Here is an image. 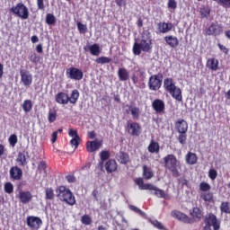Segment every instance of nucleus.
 Returning <instances> with one entry per match:
<instances>
[{"instance_id": "nucleus-1", "label": "nucleus", "mask_w": 230, "mask_h": 230, "mask_svg": "<svg viewBox=\"0 0 230 230\" xmlns=\"http://www.w3.org/2000/svg\"><path fill=\"white\" fill-rule=\"evenodd\" d=\"M190 215L191 217L179 210H172L171 212L172 218H176V220H179V222H182L183 224H195L196 220L200 222L204 217V212H202L200 208L194 207L190 210Z\"/></svg>"}, {"instance_id": "nucleus-2", "label": "nucleus", "mask_w": 230, "mask_h": 230, "mask_svg": "<svg viewBox=\"0 0 230 230\" xmlns=\"http://www.w3.org/2000/svg\"><path fill=\"white\" fill-rule=\"evenodd\" d=\"M135 184L138 186L139 190H149L151 191H155V195L159 199H164L165 200H170V195L166 194L164 190L157 188L154 184L146 183L143 181V178L139 177L134 180Z\"/></svg>"}, {"instance_id": "nucleus-3", "label": "nucleus", "mask_w": 230, "mask_h": 230, "mask_svg": "<svg viewBox=\"0 0 230 230\" xmlns=\"http://www.w3.org/2000/svg\"><path fill=\"white\" fill-rule=\"evenodd\" d=\"M57 197L61 200V202H66L68 206H75L76 204V199L75 195L66 186H59L56 190Z\"/></svg>"}, {"instance_id": "nucleus-4", "label": "nucleus", "mask_w": 230, "mask_h": 230, "mask_svg": "<svg viewBox=\"0 0 230 230\" xmlns=\"http://www.w3.org/2000/svg\"><path fill=\"white\" fill-rule=\"evenodd\" d=\"M164 164L167 170L172 172L174 177H179V170H177L179 161L177 160V156L174 155H167L165 157H164Z\"/></svg>"}, {"instance_id": "nucleus-5", "label": "nucleus", "mask_w": 230, "mask_h": 230, "mask_svg": "<svg viewBox=\"0 0 230 230\" xmlns=\"http://www.w3.org/2000/svg\"><path fill=\"white\" fill-rule=\"evenodd\" d=\"M204 224L205 226L203 227V230H211V227L213 230H220L222 222L217 217V216H215V214L209 213L206 216Z\"/></svg>"}, {"instance_id": "nucleus-6", "label": "nucleus", "mask_w": 230, "mask_h": 230, "mask_svg": "<svg viewBox=\"0 0 230 230\" xmlns=\"http://www.w3.org/2000/svg\"><path fill=\"white\" fill-rule=\"evenodd\" d=\"M163 73L152 75L147 82L149 91H159L163 86Z\"/></svg>"}, {"instance_id": "nucleus-7", "label": "nucleus", "mask_w": 230, "mask_h": 230, "mask_svg": "<svg viewBox=\"0 0 230 230\" xmlns=\"http://www.w3.org/2000/svg\"><path fill=\"white\" fill-rule=\"evenodd\" d=\"M10 12L14 13V15H17V17H20V19L26 20L30 17V11H28V7L22 3H18L16 6H13L10 9Z\"/></svg>"}, {"instance_id": "nucleus-8", "label": "nucleus", "mask_w": 230, "mask_h": 230, "mask_svg": "<svg viewBox=\"0 0 230 230\" xmlns=\"http://www.w3.org/2000/svg\"><path fill=\"white\" fill-rule=\"evenodd\" d=\"M66 78H69L70 80H82L84 78V72H82V69H79L75 66H71L66 69Z\"/></svg>"}, {"instance_id": "nucleus-9", "label": "nucleus", "mask_w": 230, "mask_h": 230, "mask_svg": "<svg viewBox=\"0 0 230 230\" xmlns=\"http://www.w3.org/2000/svg\"><path fill=\"white\" fill-rule=\"evenodd\" d=\"M21 82L25 87H30L33 84V75L26 69L20 70Z\"/></svg>"}, {"instance_id": "nucleus-10", "label": "nucleus", "mask_w": 230, "mask_h": 230, "mask_svg": "<svg viewBox=\"0 0 230 230\" xmlns=\"http://www.w3.org/2000/svg\"><path fill=\"white\" fill-rule=\"evenodd\" d=\"M27 226L30 227V229L32 230H39L40 229V225L42 224V219L39 217L35 216H29L26 219Z\"/></svg>"}, {"instance_id": "nucleus-11", "label": "nucleus", "mask_w": 230, "mask_h": 230, "mask_svg": "<svg viewBox=\"0 0 230 230\" xmlns=\"http://www.w3.org/2000/svg\"><path fill=\"white\" fill-rule=\"evenodd\" d=\"M127 130L130 136L137 137L141 134V126L137 122L128 123Z\"/></svg>"}, {"instance_id": "nucleus-12", "label": "nucleus", "mask_w": 230, "mask_h": 230, "mask_svg": "<svg viewBox=\"0 0 230 230\" xmlns=\"http://www.w3.org/2000/svg\"><path fill=\"white\" fill-rule=\"evenodd\" d=\"M18 199L22 204H30L33 199V194L30 190H20Z\"/></svg>"}, {"instance_id": "nucleus-13", "label": "nucleus", "mask_w": 230, "mask_h": 230, "mask_svg": "<svg viewBox=\"0 0 230 230\" xmlns=\"http://www.w3.org/2000/svg\"><path fill=\"white\" fill-rule=\"evenodd\" d=\"M152 108L156 112V114H161L164 112V109H166V106L164 104V101L161 99H155L152 102Z\"/></svg>"}, {"instance_id": "nucleus-14", "label": "nucleus", "mask_w": 230, "mask_h": 230, "mask_svg": "<svg viewBox=\"0 0 230 230\" xmlns=\"http://www.w3.org/2000/svg\"><path fill=\"white\" fill-rule=\"evenodd\" d=\"M102 145L103 143L102 141L93 140L86 142V150L89 154H93V152H96V150H100L102 148Z\"/></svg>"}, {"instance_id": "nucleus-15", "label": "nucleus", "mask_w": 230, "mask_h": 230, "mask_svg": "<svg viewBox=\"0 0 230 230\" xmlns=\"http://www.w3.org/2000/svg\"><path fill=\"white\" fill-rule=\"evenodd\" d=\"M9 173L10 179L13 181H21L22 179V170L18 166L11 167Z\"/></svg>"}, {"instance_id": "nucleus-16", "label": "nucleus", "mask_w": 230, "mask_h": 230, "mask_svg": "<svg viewBox=\"0 0 230 230\" xmlns=\"http://www.w3.org/2000/svg\"><path fill=\"white\" fill-rule=\"evenodd\" d=\"M175 129L178 133H187L188 132V122L183 119H179L175 122Z\"/></svg>"}, {"instance_id": "nucleus-17", "label": "nucleus", "mask_w": 230, "mask_h": 230, "mask_svg": "<svg viewBox=\"0 0 230 230\" xmlns=\"http://www.w3.org/2000/svg\"><path fill=\"white\" fill-rule=\"evenodd\" d=\"M164 39L166 44H168L172 49H175V48H177L180 44L179 38H177V36L169 35L165 36Z\"/></svg>"}, {"instance_id": "nucleus-18", "label": "nucleus", "mask_w": 230, "mask_h": 230, "mask_svg": "<svg viewBox=\"0 0 230 230\" xmlns=\"http://www.w3.org/2000/svg\"><path fill=\"white\" fill-rule=\"evenodd\" d=\"M56 102L59 105H67L69 103V95L64 92H60L56 95Z\"/></svg>"}, {"instance_id": "nucleus-19", "label": "nucleus", "mask_w": 230, "mask_h": 230, "mask_svg": "<svg viewBox=\"0 0 230 230\" xmlns=\"http://www.w3.org/2000/svg\"><path fill=\"white\" fill-rule=\"evenodd\" d=\"M220 26L216 23H211V25L205 30V32L208 36L215 35L217 37V35H220Z\"/></svg>"}, {"instance_id": "nucleus-20", "label": "nucleus", "mask_w": 230, "mask_h": 230, "mask_svg": "<svg viewBox=\"0 0 230 230\" xmlns=\"http://www.w3.org/2000/svg\"><path fill=\"white\" fill-rule=\"evenodd\" d=\"M142 48V51L144 53H150L152 51V39L148 38V40L142 39L140 43H138Z\"/></svg>"}, {"instance_id": "nucleus-21", "label": "nucleus", "mask_w": 230, "mask_h": 230, "mask_svg": "<svg viewBox=\"0 0 230 230\" xmlns=\"http://www.w3.org/2000/svg\"><path fill=\"white\" fill-rule=\"evenodd\" d=\"M185 162L186 164H197L199 163V156H197V154L189 151L185 155Z\"/></svg>"}, {"instance_id": "nucleus-22", "label": "nucleus", "mask_w": 230, "mask_h": 230, "mask_svg": "<svg viewBox=\"0 0 230 230\" xmlns=\"http://www.w3.org/2000/svg\"><path fill=\"white\" fill-rule=\"evenodd\" d=\"M105 170L107 173H114L118 170V163L116 160L111 159L105 164Z\"/></svg>"}, {"instance_id": "nucleus-23", "label": "nucleus", "mask_w": 230, "mask_h": 230, "mask_svg": "<svg viewBox=\"0 0 230 230\" xmlns=\"http://www.w3.org/2000/svg\"><path fill=\"white\" fill-rule=\"evenodd\" d=\"M176 87H177V85H175V83H173V78L166 77L164 80V91H166V93H170Z\"/></svg>"}, {"instance_id": "nucleus-24", "label": "nucleus", "mask_w": 230, "mask_h": 230, "mask_svg": "<svg viewBox=\"0 0 230 230\" xmlns=\"http://www.w3.org/2000/svg\"><path fill=\"white\" fill-rule=\"evenodd\" d=\"M218 59L211 58L207 60L206 67L210 71H218Z\"/></svg>"}, {"instance_id": "nucleus-25", "label": "nucleus", "mask_w": 230, "mask_h": 230, "mask_svg": "<svg viewBox=\"0 0 230 230\" xmlns=\"http://www.w3.org/2000/svg\"><path fill=\"white\" fill-rule=\"evenodd\" d=\"M158 30L160 33H168V31L173 30V24L172 22H159Z\"/></svg>"}, {"instance_id": "nucleus-26", "label": "nucleus", "mask_w": 230, "mask_h": 230, "mask_svg": "<svg viewBox=\"0 0 230 230\" xmlns=\"http://www.w3.org/2000/svg\"><path fill=\"white\" fill-rule=\"evenodd\" d=\"M118 77L120 82H127V80H128L130 77V74L127 68L121 67L118 70Z\"/></svg>"}, {"instance_id": "nucleus-27", "label": "nucleus", "mask_w": 230, "mask_h": 230, "mask_svg": "<svg viewBox=\"0 0 230 230\" xmlns=\"http://www.w3.org/2000/svg\"><path fill=\"white\" fill-rule=\"evenodd\" d=\"M116 159L120 164H127L130 161V156L125 152H119L116 155Z\"/></svg>"}, {"instance_id": "nucleus-28", "label": "nucleus", "mask_w": 230, "mask_h": 230, "mask_svg": "<svg viewBox=\"0 0 230 230\" xmlns=\"http://www.w3.org/2000/svg\"><path fill=\"white\" fill-rule=\"evenodd\" d=\"M169 94L176 100V102H182V90L176 86L172 91L169 92Z\"/></svg>"}, {"instance_id": "nucleus-29", "label": "nucleus", "mask_w": 230, "mask_h": 230, "mask_svg": "<svg viewBox=\"0 0 230 230\" xmlns=\"http://www.w3.org/2000/svg\"><path fill=\"white\" fill-rule=\"evenodd\" d=\"M26 154H28L26 151L18 153L16 163H18L19 166H26V164H28V161L26 160Z\"/></svg>"}, {"instance_id": "nucleus-30", "label": "nucleus", "mask_w": 230, "mask_h": 230, "mask_svg": "<svg viewBox=\"0 0 230 230\" xmlns=\"http://www.w3.org/2000/svg\"><path fill=\"white\" fill-rule=\"evenodd\" d=\"M131 113V116L133 119H139V115L141 114V111L139 110L138 107L129 105L128 106V111H127V114Z\"/></svg>"}, {"instance_id": "nucleus-31", "label": "nucleus", "mask_w": 230, "mask_h": 230, "mask_svg": "<svg viewBox=\"0 0 230 230\" xmlns=\"http://www.w3.org/2000/svg\"><path fill=\"white\" fill-rule=\"evenodd\" d=\"M142 175L143 179H145L146 181H150V179L154 178V171H152V168L144 165Z\"/></svg>"}, {"instance_id": "nucleus-32", "label": "nucleus", "mask_w": 230, "mask_h": 230, "mask_svg": "<svg viewBox=\"0 0 230 230\" xmlns=\"http://www.w3.org/2000/svg\"><path fill=\"white\" fill-rule=\"evenodd\" d=\"M89 52L93 57H98L102 53V49L98 43H94L88 47Z\"/></svg>"}, {"instance_id": "nucleus-33", "label": "nucleus", "mask_w": 230, "mask_h": 230, "mask_svg": "<svg viewBox=\"0 0 230 230\" xmlns=\"http://www.w3.org/2000/svg\"><path fill=\"white\" fill-rule=\"evenodd\" d=\"M147 149H148V152H150V154H159V150H160L159 143L154 140H151Z\"/></svg>"}, {"instance_id": "nucleus-34", "label": "nucleus", "mask_w": 230, "mask_h": 230, "mask_svg": "<svg viewBox=\"0 0 230 230\" xmlns=\"http://www.w3.org/2000/svg\"><path fill=\"white\" fill-rule=\"evenodd\" d=\"M78 98H80V92L75 89L72 91L70 97L68 96V102L75 105V103L78 102Z\"/></svg>"}, {"instance_id": "nucleus-35", "label": "nucleus", "mask_w": 230, "mask_h": 230, "mask_svg": "<svg viewBox=\"0 0 230 230\" xmlns=\"http://www.w3.org/2000/svg\"><path fill=\"white\" fill-rule=\"evenodd\" d=\"M45 199L46 200H53L55 199V190L53 188H46L45 189Z\"/></svg>"}, {"instance_id": "nucleus-36", "label": "nucleus", "mask_w": 230, "mask_h": 230, "mask_svg": "<svg viewBox=\"0 0 230 230\" xmlns=\"http://www.w3.org/2000/svg\"><path fill=\"white\" fill-rule=\"evenodd\" d=\"M200 16L202 19H208L211 15V9L209 6H203L199 11Z\"/></svg>"}, {"instance_id": "nucleus-37", "label": "nucleus", "mask_w": 230, "mask_h": 230, "mask_svg": "<svg viewBox=\"0 0 230 230\" xmlns=\"http://www.w3.org/2000/svg\"><path fill=\"white\" fill-rule=\"evenodd\" d=\"M22 109L25 112H31V110L33 109V102H31V100H25L22 103Z\"/></svg>"}, {"instance_id": "nucleus-38", "label": "nucleus", "mask_w": 230, "mask_h": 230, "mask_svg": "<svg viewBox=\"0 0 230 230\" xmlns=\"http://www.w3.org/2000/svg\"><path fill=\"white\" fill-rule=\"evenodd\" d=\"M111 157V153L109 151H102L100 154L101 162L99 166H103V162L107 161Z\"/></svg>"}, {"instance_id": "nucleus-39", "label": "nucleus", "mask_w": 230, "mask_h": 230, "mask_svg": "<svg viewBox=\"0 0 230 230\" xmlns=\"http://www.w3.org/2000/svg\"><path fill=\"white\" fill-rule=\"evenodd\" d=\"M200 199H202V200H204V202H212L213 192H203L200 195Z\"/></svg>"}, {"instance_id": "nucleus-40", "label": "nucleus", "mask_w": 230, "mask_h": 230, "mask_svg": "<svg viewBox=\"0 0 230 230\" xmlns=\"http://www.w3.org/2000/svg\"><path fill=\"white\" fill-rule=\"evenodd\" d=\"M220 211L221 213H226L230 215V203L227 201L222 202L220 206Z\"/></svg>"}, {"instance_id": "nucleus-41", "label": "nucleus", "mask_w": 230, "mask_h": 230, "mask_svg": "<svg viewBox=\"0 0 230 230\" xmlns=\"http://www.w3.org/2000/svg\"><path fill=\"white\" fill-rule=\"evenodd\" d=\"M96 64H111L112 62V59L108 57H100L95 59Z\"/></svg>"}, {"instance_id": "nucleus-42", "label": "nucleus", "mask_w": 230, "mask_h": 230, "mask_svg": "<svg viewBox=\"0 0 230 230\" xmlns=\"http://www.w3.org/2000/svg\"><path fill=\"white\" fill-rule=\"evenodd\" d=\"M81 222L84 226H91L93 224V218H91V216L85 214L81 217Z\"/></svg>"}, {"instance_id": "nucleus-43", "label": "nucleus", "mask_w": 230, "mask_h": 230, "mask_svg": "<svg viewBox=\"0 0 230 230\" xmlns=\"http://www.w3.org/2000/svg\"><path fill=\"white\" fill-rule=\"evenodd\" d=\"M46 22L49 26H53V24H55V22H57V18H55V15H53L52 13H47V15H46Z\"/></svg>"}, {"instance_id": "nucleus-44", "label": "nucleus", "mask_w": 230, "mask_h": 230, "mask_svg": "<svg viewBox=\"0 0 230 230\" xmlns=\"http://www.w3.org/2000/svg\"><path fill=\"white\" fill-rule=\"evenodd\" d=\"M177 139H178L180 145L184 146L186 144V141H188L187 133H179Z\"/></svg>"}, {"instance_id": "nucleus-45", "label": "nucleus", "mask_w": 230, "mask_h": 230, "mask_svg": "<svg viewBox=\"0 0 230 230\" xmlns=\"http://www.w3.org/2000/svg\"><path fill=\"white\" fill-rule=\"evenodd\" d=\"M4 190L5 193H8L9 195L13 193V184L12 182H5L4 185Z\"/></svg>"}, {"instance_id": "nucleus-46", "label": "nucleus", "mask_w": 230, "mask_h": 230, "mask_svg": "<svg viewBox=\"0 0 230 230\" xmlns=\"http://www.w3.org/2000/svg\"><path fill=\"white\" fill-rule=\"evenodd\" d=\"M77 30L79 33H87V25L82 23V22H77Z\"/></svg>"}, {"instance_id": "nucleus-47", "label": "nucleus", "mask_w": 230, "mask_h": 230, "mask_svg": "<svg viewBox=\"0 0 230 230\" xmlns=\"http://www.w3.org/2000/svg\"><path fill=\"white\" fill-rule=\"evenodd\" d=\"M150 222L154 227H156V229L166 230L164 226H163V223L159 222L157 219L151 220Z\"/></svg>"}, {"instance_id": "nucleus-48", "label": "nucleus", "mask_w": 230, "mask_h": 230, "mask_svg": "<svg viewBox=\"0 0 230 230\" xmlns=\"http://www.w3.org/2000/svg\"><path fill=\"white\" fill-rule=\"evenodd\" d=\"M48 119L49 122L55 123V121H57V111H49Z\"/></svg>"}, {"instance_id": "nucleus-49", "label": "nucleus", "mask_w": 230, "mask_h": 230, "mask_svg": "<svg viewBox=\"0 0 230 230\" xmlns=\"http://www.w3.org/2000/svg\"><path fill=\"white\" fill-rule=\"evenodd\" d=\"M141 51H143L141 45H139V43H137V42H135L133 45V54L134 55H141Z\"/></svg>"}, {"instance_id": "nucleus-50", "label": "nucleus", "mask_w": 230, "mask_h": 230, "mask_svg": "<svg viewBox=\"0 0 230 230\" xmlns=\"http://www.w3.org/2000/svg\"><path fill=\"white\" fill-rule=\"evenodd\" d=\"M200 191H209L211 190V185L206 181H202L199 183Z\"/></svg>"}, {"instance_id": "nucleus-51", "label": "nucleus", "mask_w": 230, "mask_h": 230, "mask_svg": "<svg viewBox=\"0 0 230 230\" xmlns=\"http://www.w3.org/2000/svg\"><path fill=\"white\" fill-rule=\"evenodd\" d=\"M17 135L13 134L9 137V145H11V146H15V145H17Z\"/></svg>"}, {"instance_id": "nucleus-52", "label": "nucleus", "mask_w": 230, "mask_h": 230, "mask_svg": "<svg viewBox=\"0 0 230 230\" xmlns=\"http://www.w3.org/2000/svg\"><path fill=\"white\" fill-rule=\"evenodd\" d=\"M29 58L32 64H39V61L40 60V58H39V56L35 53L31 54Z\"/></svg>"}, {"instance_id": "nucleus-53", "label": "nucleus", "mask_w": 230, "mask_h": 230, "mask_svg": "<svg viewBox=\"0 0 230 230\" xmlns=\"http://www.w3.org/2000/svg\"><path fill=\"white\" fill-rule=\"evenodd\" d=\"M68 136L73 138L76 137V139H80V136L78 135V131L76 129L69 128Z\"/></svg>"}, {"instance_id": "nucleus-54", "label": "nucleus", "mask_w": 230, "mask_h": 230, "mask_svg": "<svg viewBox=\"0 0 230 230\" xmlns=\"http://www.w3.org/2000/svg\"><path fill=\"white\" fill-rule=\"evenodd\" d=\"M208 177H209V179H211V181H215V179H217V177H218V172L215 169H210L208 171Z\"/></svg>"}, {"instance_id": "nucleus-55", "label": "nucleus", "mask_w": 230, "mask_h": 230, "mask_svg": "<svg viewBox=\"0 0 230 230\" xmlns=\"http://www.w3.org/2000/svg\"><path fill=\"white\" fill-rule=\"evenodd\" d=\"M167 7L171 10H176L177 9V1L175 0H169L167 3Z\"/></svg>"}, {"instance_id": "nucleus-56", "label": "nucleus", "mask_w": 230, "mask_h": 230, "mask_svg": "<svg viewBox=\"0 0 230 230\" xmlns=\"http://www.w3.org/2000/svg\"><path fill=\"white\" fill-rule=\"evenodd\" d=\"M80 141H81L80 137L79 138L74 137L70 140V145L71 146H75V148H76L77 146H80Z\"/></svg>"}, {"instance_id": "nucleus-57", "label": "nucleus", "mask_w": 230, "mask_h": 230, "mask_svg": "<svg viewBox=\"0 0 230 230\" xmlns=\"http://www.w3.org/2000/svg\"><path fill=\"white\" fill-rule=\"evenodd\" d=\"M218 4L223 8H230V0H218Z\"/></svg>"}, {"instance_id": "nucleus-58", "label": "nucleus", "mask_w": 230, "mask_h": 230, "mask_svg": "<svg viewBox=\"0 0 230 230\" xmlns=\"http://www.w3.org/2000/svg\"><path fill=\"white\" fill-rule=\"evenodd\" d=\"M66 180L67 181V182H76V177L75 176V174H68L66 176Z\"/></svg>"}, {"instance_id": "nucleus-59", "label": "nucleus", "mask_w": 230, "mask_h": 230, "mask_svg": "<svg viewBox=\"0 0 230 230\" xmlns=\"http://www.w3.org/2000/svg\"><path fill=\"white\" fill-rule=\"evenodd\" d=\"M129 209H131V211H134L135 213H138V215L143 214V211L134 205H129Z\"/></svg>"}, {"instance_id": "nucleus-60", "label": "nucleus", "mask_w": 230, "mask_h": 230, "mask_svg": "<svg viewBox=\"0 0 230 230\" xmlns=\"http://www.w3.org/2000/svg\"><path fill=\"white\" fill-rule=\"evenodd\" d=\"M217 46H218L220 51H223L225 53V55H228L229 54V49H226V46H224V45H222L220 43H218Z\"/></svg>"}, {"instance_id": "nucleus-61", "label": "nucleus", "mask_w": 230, "mask_h": 230, "mask_svg": "<svg viewBox=\"0 0 230 230\" xmlns=\"http://www.w3.org/2000/svg\"><path fill=\"white\" fill-rule=\"evenodd\" d=\"M38 10H44V0H37Z\"/></svg>"}, {"instance_id": "nucleus-62", "label": "nucleus", "mask_w": 230, "mask_h": 230, "mask_svg": "<svg viewBox=\"0 0 230 230\" xmlns=\"http://www.w3.org/2000/svg\"><path fill=\"white\" fill-rule=\"evenodd\" d=\"M57 139H58V131H54L52 133L51 143H57Z\"/></svg>"}, {"instance_id": "nucleus-63", "label": "nucleus", "mask_w": 230, "mask_h": 230, "mask_svg": "<svg viewBox=\"0 0 230 230\" xmlns=\"http://www.w3.org/2000/svg\"><path fill=\"white\" fill-rule=\"evenodd\" d=\"M92 195H93V199H94V200H95L96 202H98V200H100V199H98V195H100V192L98 191V190H93Z\"/></svg>"}, {"instance_id": "nucleus-64", "label": "nucleus", "mask_w": 230, "mask_h": 230, "mask_svg": "<svg viewBox=\"0 0 230 230\" xmlns=\"http://www.w3.org/2000/svg\"><path fill=\"white\" fill-rule=\"evenodd\" d=\"M46 168V162L42 161L38 165V170H44Z\"/></svg>"}]
</instances>
